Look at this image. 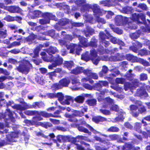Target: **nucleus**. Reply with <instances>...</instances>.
Segmentation results:
<instances>
[{"instance_id":"1","label":"nucleus","mask_w":150,"mask_h":150,"mask_svg":"<svg viewBox=\"0 0 150 150\" xmlns=\"http://www.w3.org/2000/svg\"><path fill=\"white\" fill-rule=\"evenodd\" d=\"M133 22H135L139 25L143 24L145 25V27L141 26L140 30L137 31V32L134 33H131L130 35V38L133 40L137 39L140 36L142 32L150 33V27L149 25L147 24L146 19H141V21H140V19H132Z\"/></svg>"},{"instance_id":"2","label":"nucleus","mask_w":150,"mask_h":150,"mask_svg":"<svg viewBox=\"0 0 150 150\" xmlns=\"http://www.w3.org/2000/svg\"><path fill=\"white\" fill-rule=\"evenodd\" d=\"M86 0H81V3L83 4L82 7L81 8V11L84 12L88 10L90 8H91L94 13V15L96 17L102 14L101 10L99 6L97 4H94L92 6L88 4H86Z\"/></svg>"},{"instance_id":"3","label":"nucleus","mask_w":150,"mask_h":150,"mask_svg":"<svg viewBox=\"0 0 150 150\" xmlns=\"http://www.w3.org/2000/svg\"><path fill=\"white\" fill-rule=\"evenodd\" d=\"M18 137V132H12L10 134L6 135V140H1L0 141V148L15 142V138Z\"/></svg>"},{"instance_id":"4","label":"nucleus","mask_w":150,"mask_h":150,"mask_svg":"<svg viewBox=\"0 0 150 150\" xmlns=\"http://www.w3.org/2000/svg\"><path fill=\"white\" fill-rule=\"evenodd\" d=\"M33 67L32 65L27 60H24L22 64H20L17 67V71L22 73L28 74L30 70Z\"/></svg>"},{"instance_id":"5","label":"nucleus","mask_w":150,"mask_h":150,"mask_svg":"<svg viewBox=\"0 0 150 150\" xmlns=\"http://www.w3.org/2000/svg\"><path fill=\"white\" fill-rule=\"evenodd\" d=\"M43 59L47 62L53 63L56 66L62 64L63 61V58L59 54L56 55V56L51 55L49 59L44 57Z\"/></svg>"},{"instance_id":"6","label":"nucleus","mask_w":150,"mask_h":150,"mask_svg":"<svg viewBox=\"0 0 150 150\" xmlns=\"http://www.w3.org/2000/svg\"><path fill=\"white\" fill-rule=\"evenodd\" d=\"M13 115L12 112L9 109H7L4 113L1 114V116L4 119L6 125H9L8 121L10 120L13 122H14L16 121L15 118Z\"/></svg>"},{"instance_id":"7","label":"nucleus","mask_w":150,"mask_h":150,"mask_svg":"<svg viewBox=\"0 0 150 150\" xmlns=\"http://www.w3.org/2000/svg\"><path fill=\"white\" fill-rule=\"evenodd\" d=\"M25 113L28 116L35 115L36 117H34L33 118H36L39 121L43 120V118L41 116L43 117V111H39L36 110H28L25 112Z\"/></svg>"},{"instance_id":"8","label":"nucleus","mask_w":150,"mask_h":150,"mask_svg":"<svg viewBox=\"0 0 150 150\" xmlns=\"http://www.w3.org/2000/svg\"><path fill=\"white\" fill-rule=\"evenodd\" d=\"M90 60L93 64L97 65L100 60V57L98 55L97 52L94 49L90 50Z\"/></svg>"},{"instance_id":"9","label":"nucleus","mask_w":150,"mask_h":150,"mask_svg":"<svg viewBox=\"0 0 150 150\" xmlns=\"http://www.w3.org/2000/svg\"><path fill=\"white\" fill-rule=\"evenodd\" d=\"M99 40L100 42L104 45V46L106 47L108 46L110 43L109 41L106 40V39H108L109 37L107 36L106 34L103 32H100L99 33Z\"/></svg>"},{"instance_id":"10","label":"nucleus","mask_w":150,"mask_h":150,"mask_svg":"<svg viewBox=\"0 0 150 150\" xmlns=\"http://www.w3.org/2000/svg\"><path fill=\"white\" fill-rule=\"evenodd\" d=\"M28 109H40L44 108L45 106V103L42 101L34 102L32 105L28 104Z\"/></svg>"},{"instance_id":"11","label":"nucleus","mask_w":150,"mask_h":150,"mask_svg":"<svg viewBox=\"0 0 150 150\" xmlns=\"http://www.w3.org/2000/svg\"><path fill=\"white\" fill-rule=\"evenodd\" d=\"M142 46V44L137 40H135L132 43V45L130 46L129 49L135 53L138 52L139 49L141 48Z\"/></svg>"},{"instance_id":"12","label":"nucleus","mask_w":150,"mask_h":150,"mask_svg":"<svg viewBox=\"0 0 150 150\" xmlns=\"http://www.w3.org/2000/svg\"><path fill=\"white\" fill-rule=\"evenodd\" d=\"M62 112L61 110H57L54 112L53 114L48 113L45 111H43V117L47 118L50 117H60V114Z\"/></svg>"},{"instance_id":"13","label":"nucleus","mask_w":150,"mask_h":150,"mask_svg":"<svg viewBox=\"0 0 150 150\" xmlns=\"http://www.w3.org/2000/svg\"><path fill=\"white\" fill-rule=\"evenodd\" d=\"M136 94L137 96L140 97L142 96L147 97L148 96V94L146 89L143 87H141L137 89L136 92Z\"/></svg>"},{"instance_id":"14","label":"nucleus","mask_w":150,"mask_h":150,"mask_svg":"<svg viewBox=\"0 0 150 150\" xmlns=\"http://www.w3.org/2000/svg\"><path fill=\"white\" fill-rule=\"evenodd\" d=\"M115 24L118 26H122L126 25L127 24L128 25L130 23L129 22L128 20L129 19H115Z\"/></svg>"},{"instance_id":"15","label":"nucleus","mask_w":150,"mask_h":150,"mask_svg":"<svg viewBox=\"0 0 150 150\" xmlns=\"http://www.w3.org/2000/svg\"><path fill=\"white\" fill-rule=\"evenodd\" d=\"M113 103V100L109 97H106L105 98V102L103 105L102 108L105 109H108L110 107V104H112Z\"/></svg>"},{"instance_id":"16","label":"nucleus","mask_w":150,"mask_h":150,"mask_svg":"<svg viewBox=\"0 0 150 150\" xmlns=\"http://www.w3.org/2000/svg\"><path fill=\"white\" fill-rule=\"evenodd\" d=\"M79 40L80 44L84 47H88V42L87 39L81 35H79Z\"/></svg>"},{"instance_id":"17","label":"nucleus","mask_w":150,"mask_h":150,"mask_svg":"<svg viewBox=\"0 0 150 150\" xmlns=\"http://www.w3.org/2000/svg\"><path fill=\"white\" fill-rule=\"evenodd\" d=\"M92 120L95 123L98 124L100 122H102L106 121L107 119L101 116H97L93 117Z\"/></svg>"},{"instance_id":"18","label":"nucleus","mask_w":150,"mask_h":150,"mask_svg":"<svg viewBox=\"0 0 150 150\" xmlns=\"http://www.w3.org/2000/svg\"><path fill=\"white\" fill-rule=\"evenodd\" d=\"M75 125L79 131L81 132H83L86 133H87L89 135H91V132L89 131L87 129L83 127L80 126V125L79 124H75Z\"/></svg>"},{"instance_id":"19","label":"nucleus","mask_w":150,"mask_h":150,"mask_svg":"<svg viewBox=\"0 0 150 150\" xmlns=\"http://www.w3.org/2000/svg\"><path fill=\"white\" fill-rule=\"evenodd\" d=\"M98 40L94 36L93 37L91 40L88 42V47H90L93 48H96L98 47Z\"/></svg>"},{"instance_id":"20","label":"nucleus","mask_w":150,"mask_h":150,"mask_svg":"<svg viewBox=\"0 0 150 150\" xmlns=\"http://www.w3.org/2000/svg\"><path fill=\"white\" fill-rule=\"evenodd\" d=\"M7 10L13 13H19L21 12V9L18 7L15 6H8L7 8Z\"/></svg>"},{"instance_id":"21","label":"nucleus","mask_w":150,"mask_h":150,"mask_svg":"<svg viewBox=\"0 0 150 150\" xmlns=\"http://www.w3.org/2000/svg\"><path fill=\"white\" fill-rule=\"evenodd\" d=\"M63 64L64 68L71 71L72 67L74 66V63L72 61H64Z\"/></svg>"},{"instance_id":"22","label":"nucleus","mask_w":150,"mask_h":150,"mask_svg":"<svg viewBox=\"0 0 150 150\" xmlns=\"http://www.w3.org/2000/svg\"><path fill=\"white\" fill-rule=\"evenodd\" d=\"M97 51V52H98L101 55L108 53L109 52V50H108L104 48L103 46L100 45L98 46Z\"/></svg>"},{"instance_id":"23","label":"nucleus","mask_w":150,"mask_h":150,"mask_svg":"<svg viewBox=\"0 0 150 150\" xmlns=\"http://www.w3.org/2000/svg\"><path fill=\"white\" fill-rule=\"evenodd\" d=\"M83 67H77L74 69H71L70 73L75 75H77L82 73Z\"/></svg>"},{"instance_id":"24","label":"nucleus","mask_w":150,"mask_h":150,"mask_svg":"<svg viewBox=\"0 0 150 150\" xmlns=\"http://www.w3.org/2000/svg\"><path fill=\"white\" fill-rule=\"evenodd\" d=\"M13 108L14 109L21 111L27 109H28V104L27 103L24 104L23 106H22L21 105L15 104L13 106Z\"/></svg>"},{"instance_id":"25","label":"nucleus","mask_w":150,"mask_h":150,"mask_svg":"<svg viewBox=\"0 0 150 150\" xmlns=\"http://www.w3.org/2000/svg\"><path fill=\"white\" fill-rule=\"evenodd\" d=\"M70 80L68 78H64L60 80L59 83H61L62 87H67L70 83Z\"/></svg>"},{"instance_id":"26","label":"nucleus","mask_w":150,"mask_h":150,"mask_svg":"<svg viewBox=\"0 0 150 150\" xmlns=\"http://www.w3.org/2000/svg\"><path fill=\"white\" fill-rule=\"evenodd\" d=\"M46 52L51 56L52 54H54L58 52V51L56 47L50 46L47 49Z\"/></svg>"},{"instance_id":"27","label":"nucleus","mask_w":150,"mask_h":150,"mask_svg":"<svg viewBox=\"0 0 150 150\" xmlns=\"http://www.w3.org/2000/svg\"><path fill=\"white\" fill-rule=\"evenodd\" d=\"M132 70L129 69L127 71L125 74L126 79L130 81H132L134 77V74H132Z\"/></svg>"},{"instance_id":"28","label":"nucleus","mask_w":150,"mask_h":150,"mask_svg":"<svg viewBox=\"0 0 150 150\" xmlns=\"http://www.w3.org/2000/svg\"><path fill=\"white\" fill-rule=\"evenodd\" d=\"M133 19H145V15L142 13H134L132 14Z\"/></svg>"},{"instance_id":"29","label":"nucleus","mask_w":150,"mask_h":150,"mask_svg":"<svg viewBox=\"0 0 150 150\" xmlns=\"http://www.w3.org/2000/svg\"><path fill=\"white\" fill-rule=\"evenodd\" d=\"M77 45L74 44H71L67 46V48L68 50H70V53H74Z\"/></svg>"},{"instance_id":"30","label":"nucleus","mask_w":150,"mask_h":150,"mask_svg":"<svg viewBox=\"0 0 150 150\" xmlns=\"http://www.w3.org/2000/svg\"><path fill=\"white\" fill-rule=\"evenodd\" d=\"M81 59L82 60L86 62H88L90 60V54L88 51L86 52L85 53L81 55Z\"/></svg>"},{"instance_id":"31","label":"nucleus","mask_w":150,"mask_h":150,"mask_svg":"<svg viewBox=\"0 0 150 150\" xmlns=\"http://www.w3.org/2000/svg\"><path fill=\"white\" fill-rule=\"evenodd\" d=\"M108 68L107 66L105 65L103 66L101 71L99 73V76L100 77H103L108 72Z\"/></svg>"},{"instance_id":"32","label":"nucleus","mask_w":150,"mask_h":150,"mask_svg":"<svg viewBox=\"0 0 150 150\" xmlns=\"http://www.w3.org/2000/svg\"><path fill=\"white\" fill-rule=\"evenodd\" d=\"M81 124L85 125L88 129L92 132L94 134L97 132V131L95 130L92 126L89 125L87 124L85 121H82L81 123Z\"/></svg>"},{"instance_id":"33","label":"nucleus","mask_w":150,"mask_h":150,"mask_svg":"<svg viewBox=\"0 0 150 150\" xmlns=\"http://www.w3.org/2000/svg\"><path fill=\"white\" fill-rule=\"evenodd\" d=\"M35 81L37 83L42 85L44 83V80L42 76H37L35 78Z\"/></svg>"},{"instance_id":"34","label":"nucleus","mask_w":150,"mask_h":150,"mask_svg":"<svg viewBox=\"0 0 150 150\" xmlns=\"http://www.w3.org/2000/svg\"><path fill=\"white\" fill-rule=\"evenodd\" d=\"M120 54L117 53L116 55L111 56L109 57V61H116L121 60L120 58Z\"/></svg>"},{"instance_id":"35","label":"nucleus","mask_w":150,"mask_h":150,"mask_svg":"<svg viewBox=\"0 0 150 150\" xmlns=\"http://www.w3.org/2000/svg\"><path fill=\"white\" fill-rule=\"evenodd\" d=\"M37 36L33 33H31L29 35L25 38V40L28 42H31L34 40L36 38Z\"/></svg>"},{"instance_id":"36","label":"nucleus","mask_w":150,"mask_h":150,"mask_svg":"<svg viewBox=\"0 0 150 150\" xmlns=\"http://www.w3.org/2000/svg\"><path fill=\"white\" fill-rule=\"evenodd\" d=\"M85 98L83 96H76L74 99V101L79 103H83L84 101Z\"/></svg>"},{"instance_id":"37","label":"nucleus","mask_w":150,"mask_h":150,"mask_svg":"<svg viewBox=\"0 0 150 150\" xmlns=\"http://www.w3.org/2000/svg\"><path fill=\"white\" fill-rule=\"evenodd\" d=\"M86 103L90 106H94L96 105L97 100L95 99H90L86 100Z\"/></svg>"},{"instance_id":"38","label":"nucleus","mask_w":150,"mask_h":150,"mask_svg":"<svg viewBox=\"0 0 150 150\" xmlns=\"http://www.w3.org/2000/svg\"><path fill=\"white\" fill-rule=\"evenodd\" d=\"M142 124L139 122H136L135 123L134 126V129L135 130L139 133H142L141 129Z\"/></svg>"},{"instance_id":"39","label":"nucleus","mask_w":150,"mask_h":150,"mask_svg":"<svg viewBox=\"0 0 150 150\" xmlns=\"http://www.w3.org/2000/svg\"><path fill=\"white\" fill-rule=\"evenodd\" d=\"M38 123L39 124L38 125H40L46 129L52 126V125L50 123L48 122H39Z\"/></svg>"},{"instance_id":"40","label":"nucleus","mask_w":150,"mask_h":150,"mask_svg":"<svg viewBox=\"0 0 150 150\" xmlns=\"http://www.w3.org/2000/svg\"><path fill=\"white\" fill-rule=\"evenodd\" d=\"M137 53L138 55L141 56H146L148 54V51L145 49H142L138 50Z\"/></svg>"},{"instance_id":"41","label":"nucleus","mask_w":150,"mask_h":150,"mask_svg":"<svg viewBox=\"0 0 150 150\" xmlns=\"http://www.w3.org/2000/svg\"><path fill=\"white\" fill-rule=\"evenodd\" d=\"M125 57L126 59L129 61H134L137 59V57L130 54H126L125 55Z\"/></svg>"},{"instance_id":"42","label":"nucleus","mask_w":150,"mask_h":150,"mask_svg":"<svg viewBox=\"0 0 150 150\" xmlns=\"http://www.w3.org/2000/svg\"><path fill=\"white\" fill-rule=\"evenodd\" d=\"M136 103L138 104L139 106H141L140 109L139 110V111L141 113H142L146 111V110L145 107L144 105H142L141 104L142 103L140 101H137Z\"/></svg>"},{"instance_id":"43","label":"nucleus","mask_w":150,"mask_h":150,"mask_svg":"<svg viewBox=\"0 0 150 150\" xmlns=\"http://www.w3.org/2000/svg\"><path fill=\"white\" fill-rule=\"evenodd\" d=\"M133 10L132 8L128 6L123 8L121 11L123 13L128 14L131 13Z\"/></svg>"},{"instance_id":"44","label":"nucleus","mask_w":150,"mask_h":150,"mask_svg":"<svg viewBox=\"0 0 150 150\" xmlns=\"http://www.w3.org/2000/svg\"><path fill=\"white\" fill-rule=\"evenodd\" d=\"M88 21L90 23L93 24L94 23L97 22L98 23L101 22L103 24H105L106 21L104 19H88Z\"/></svg>"},{"instance_id":"45","label":"nucleus","mask_w":150,"mask_h":150,"mask_svg":"<svg viewBox=\"0 0 150 150\" xmlns=\"http://www.w3.org/2000/svg\"><path fill=\"white\" fill-rule=\"evenodd\" d=\"M132 89H134L138 87L139 85V82L137 79H134L131 83Z\"/></svg>"},{"instance_id":"46","label":"nucleus","mask_w":150,"mask_h":150,"mask_svg":"<svg viewBox=\"0 0 150 150\" xmlns=\"http://www.w3.org/2000/svg\"><path fill=\"white\" fill-rule=\"evenodd\" d=\"M56 98H57L58 101L62 103L63 102L62 101L64 99V96L62 93L59 92L56 94Z\"/></svg>"},{"instance_id":"47","label":"nucleus","mask_w":150,"mask_h":150,"mask_svg":"<svg viewBox=\"0 0 150 150\" xmlns=\"http://www.w3.org/2000/svg\"><path fill=\"white\" fill-rule=\"evenodd\" d=\"M58 24L60 26H63L69 24V19H59Z\"/></svg>"},{"instance_id":"48","label":"nucleus","mask_w":150,"mask_h":150,"mask_svg":"<svg viewBox=\"0 0 150 150\" xmlns=\"http://www.w3.org/2000/svg\"><path fill=\"white\" fill-rule=\"evenodd\" d=\"M100 4H103V6L110 7L112 6V4L110 0H107L100 2Z\"/></svg>"},{"instance_id":"49","label":"nucleus","mask_w":150,"mask_h":150,"mask_svg":"<svg viewBox=\"0 0 150 150\" xmlns=\"http://www.w3.org/2000/svg\"><path fill=\"white\" fill-rule=\"evenodd\" d=\"M42 17L44 18L50 19V18H54L55 16L51 13L47 12L42 14Z\"/></svg>"},{"instance_id":"50","label":"nucleus","mask_w":150,"mask_h":150,"mask_svg":"<svg viewBox=\"0 0 150 150\" xmlns=\"http://www.w3.org/2000/svg\"><path fill=\"white\" fill-rule=\"evenodd\" d=\"M43 14L39 11H35L33 13V16L35 18H39L42 16Z\"/></svg>"},{"instance_id":"51","label":"nucleus","mask_w":150,"mask_h":150,"mask_svg":"<svg viewBox=\"0 0 150 150\" xmlns=\"http://www.w3.org/2000/svg\"><path fill=\"white\" fill-rule=\"evenodd\" d=\"M106 33L109 37L111 38L110 41L112 43L114 44H116L117 43L118 40L116 38L111 36L109 33L108 32Z\"/></svg>"},{"instance_id":"52","label":"nucleus","mask_w":150,"mask_h":150,"mask_svg":"<svg viewBox=\"0 0 150 150\" xmlns=\"http://www.w3.org/2000/svg\"><path fill=\"white\" fill-rule=\"evenodd\" d=\"M119 110V108L118 106L116 105H112L110 108V111H111L118 112Z\"/></svg>"},{"instance_id":"53","label":"nucleus","mask_w":150,"mask_h":150,"mask_svg":"<svg viewBox=\"0 0 150 150\" xmlns=\"http://www.w3.org/2000/svg\"><path fill=\"white\" fill-rule=\"evenodd\" d=\"M72 100V98L69 96H67L66 97V99L62 103V105H69L70 104V102Z\"/></svg>"},{"instance_id":"54","label":"nucleus","mask_w":150,"mask_h":150,"mask_svg":"<svg viewBox=\"0 0 150 150\" xmlns=\"http://www.w3.org/2000/svg\"><path fill=\"white\" fill-rule=\"evenodd\" d=\"M119 128L116 126H111L108 128L107 131L108 132H118L119 131Z\"/></svg>"},{"instance_id":"55","label":"nucleus","mask_w":150,"mask_h":150,"mask_svg":"<svg viewBox=\"0 0 150 150\" xmlns=\"http://www.w3.org/2000/svg\"><path fill=\"white\" fill-rule=\"evenodd\" d=\"M21 41L17 42L14 41L10 44L8 46V48H10L13 47L19 46L21 45Z\"/></svg>"},{"instance_id":"56","label":"nucleus","mask_w":150,"mask_h":150,"mask_svg":"<svg viewBox=\"0 0 150 150\" xmlns=\"http://www.w3.org/2000/svg\"><path fill=\"white\" fill-rule=\"evenodd\" d=\"M36 135L38 137H41L45 139H48V136L45 135L42 132V131L40 132H35Z\"/></svg>"},{"instance_id":"57","label":"nucleus","mask_w":150,"mask_h":150,"mask_svg":"<svg viewBox=\"0 0 150 150\" xmlns=\"http://www.w3.org/2000/svg\"><path fill=\"white\" fill-rule=\"evenodd\" d=\"M139 79L140 81H144L148 79V75L147 74L142 73L140 75Z\"/></svg>"},{"instance_id":"58","label":"nucleus","mask_w":150,"mask_h":150,"mask_svg":"<svg viewBox=\"0 0 150 150\" xmlns=\"http://www.w3.org/2000/svg\"><path fill=\"white\" fill-rule=\"evenodd\" d=\"M82 70H83L82 71V73H83V74L89 77H90L91 73V70H89L88 69H84V68L83 67Z\"/></svg>"},{"instance_id":"59","label":"nucleus","mask_w":150,"mask_h":150,"mask_svg":"<svg viewBox=\"0 0 150 150\" xmlns=\"http://www.w3.org/2000/svg\"><path fill=\"white\" fill-rule=\"evenodd\" d=\"M133 148L132 145L131 144L125 143V145L123 146L122 149L124 150L126 148H127L129 150H131L133 149Z\"/></svg>"},{"instance_id":"60","label":"nucleus","mask_w":150,"mask_h":150,"mask_svg":"<svg viewBox=\"0 0 150 150\" xmlns=\"http://www.w3.org/2000/svg\"><path fill=\"white\" fill-rule=\"evenodd\" d=\"M99 111L103 114L105 115H108L110 114V110L105 108L100 109Z\"/></svg>"},{"instance_id":"61","label":"nucleus","mask_w":150,"mask_h":150,"mask_svg":"<svg viewBox=\"0 0 150 150\" xmlns=\"http://www.w3.org/2000/svg\"><path fill=\"white\" fill-rule=\"evenodd\" d=\"M112 29L114 32L119 35L122 34L123 33L122 30L118 28H112Z\"/></svg>"},{"instance_id":"62","label":"nucleus","mask_w":150,"mask_h":150,"mask_svg":"<svg viewBox=\"0 0 150 150\" xmlns=\"http://www.w3.org/2000/svg\"><path fill=\"white\" fill-rule=\"evenodd\" d=\"M124 89L125 91L129 89H132V87L131 83L129 82H126L125 83Z\"/></svg>"},{"instance_id":"63","label":"nucleus","mask_w":150,"mask_h":150,"mask_svg":"<svg viewBox=\"0 0 150 150\" xmlns=\"http://www.w3.org/2000/svg\"><path fill=\"white\" fill-rule=\"evenodd\" d=\"M84 113L82 111L75 110L74 112V115L75 116L81 117L83 115Z\"/></svg>"},{"instance_id":"64","label":"nucleus","mask_w":150,"mask_h":150,"mask_svg":"<svg viewBox=\"0 0 150 150\" xmlns=\"http://www.w3.org/2000/svg\"><path fill=\"white\" fill-rule=\"evenodd\" d=\"M82 50L81 46L80 45H77L76 47V53L77 55L80 54V52Z\"/></svg>"}]
</instances>
